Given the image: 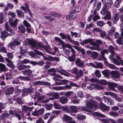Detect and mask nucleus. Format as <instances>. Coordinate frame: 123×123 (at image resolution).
Listing matches in <instances>:
<instances>
[{
  "label": "nucleus",
  "mask_w": 123,
  "mask_h": 123,
  "mask_svg": "<svg viewBox=\"0 0 123 123\" xmlns=\"http://www.w3.org/2000/svg\"><path fill=\"white\" fill-rule=\"evenodd\" d=\"M24 46H23L22 47H20L21 49L20 52L22 54H25L26 52V49H24V47H23Z\"/></svg>",
  "instance_id": "0e129e2a"
},
{
  "label": "nucleus",
  "mask_w": 123,
  "mask_h": 123,
  "mask_svg": "<svg viewBox=\"0 0 123 123\" xmlns=\"http://www.w3.org/2000/svg\"><path fill=\"white\" fill-rule=\"evenodd\" d=\"M56 71L54 68H51L49 69L48 70V73L50 75L53 76L55 75Z\"/></svg>",
  "instance_id": "4be33fe9"
},
{
  "label": "nucleus",
  "mask_w": 123,
  "mask_h": 123,
  "mask_svg": "<svg viewBox=\"0 0 123 123\" xmlns=\"http://www.w3.org/2000/svg\"><path fill=\"white\" fill-rule=\"evenodd\" d=\"M89 48L92 50H97L99 51L101 50L100 48L99 47H95L93 46L89 47Z\"/></svg>",
  "instance_id": "13d9d810"
},
{
  "label": "nucleus",
  "mask_w": 123,
  "mask_h": 123,
  "mask_svg": "<svg viewBox=\"0 0 123 123\" xmlns=\"http://www.w3.org/2000/svg\"><path fill=\"white\" fill-rule=\"evenodd\" d=\"M100 18L99 16L98 15H94L93 18V21L96 22L98 20L100 19Z\"/></svg>",
  "instance_id": "e2e57ef3"
},
{
  "label": "nucleus",
  "mask_w": 123,
  "mask_h": 123,
  "mask_svg": "<svg viewBox=\"0 0 123 123\" xmlns=\"http://www.w3.org/2000/svg\"><path fill=\"white\" fill-rule=\"evenodd\" d=\"M23 74L25 75L31 76L32 73V71L31 69H26L22 72Z\"/></svg>",
  "instance_id": "6ab92c4d"
},
{
  "label": "nucleus",
  "mask_w": 123,
  "mask_h": 123,
  "mask_svg": "<svg viewBox=\"0 0 123 123\" xmlns=\"http://www.w3.org/2000/svg\"><path fill=\"white\" fill-rule=\"evenodd\" d=\"M109 114L110 115L114 117H116L118 116L119 115V114L117 112L114 111L111 112L109 113Z\"/></svg>",
  "instance_id": "ea45409f"
},
{
  "label": "nucleus",
  "mask_w": 123,
  "mask_h": 123,
  "mask_svg": "<svg viewBox=\"0 0 123 123\" xmlns=\"http://www.w3.org/2000/svg\"><path fill=\"white\" fill-rule=\"evenodd\" d=\"M63 51L64 53L66 55H68L70 53V51L69 49H67L64 48H63Z\"/></svg>",
  "instance_id": "8fccbe9b"
},
{
  "label": "nucleus",
  "mask_w": 123,
  "mask_h": 123,
  "mask_svg": "<svg viewBox=\"0 0 123 123\" xmlns=\"http://www.w3.org/2000/svg\"><path fill=\"white\" fill-rule=\"evenodd\" d=\"M88 43H90V44L91 45H96L95 42L93 41L92 40L91 38L84 40L82 41V42L80 43V44L82 45H83L84 44H87Z\"/></svg>",
  "instance_id": "20e7f679"
},
{
  "label": "nucleus",
  "mask_w": 123,
  "mask_h": 123,
  "mask_svg": "<svg viewBox=\"0 0 123 123\" xmlns=\"http://www.w3.org/2000/svg\"><path fill=\"white\" fill-rule=\"evenodd\" d=\"M18 28L20 32L23 33H25L26 29L24 25H18Z\"/></svg>",
  "instance_id": "a211bd4d"
},
{
  "label": "nucleus",
  "mask_w": 123,
  "mask_h": 123,
  "mask_svg": "<svg viewBox=\"0 0 123 123\" xmlns=\"http://www.w3.org/2000/svg\"><path fill=\"white\" fill-rule=\"evenodd\" d=\"M0 51L6 53L7 52L6 48L4 47L3 43L0 42Z\"/></svg>",
  "instance_id": "7c9ffc66"
},
{
  "label": "nucleus",
  "mask_w": 123,
  "mask_h": 123,
  "mask_svg": "<svg viewBox=\"0 0 123 123\" xmlns=\"http://www.w3.org/2000/svg\"><path fill=\"white\" fill-rule=\"evenodd\" d=\"M49 96H53L56 99H58L59 97V94L58 93H51L49 94Z\"/></svg>",
  "instance_id": "bb28decb"
},
{
  "label": "nucleus",
  "mask_w": 123,
  "mask_h": 123,
  "mask_svg": "<svg viewBox=\"0 0 123 123\" xmlns=\"http://www.w3.org/2000/svg\"><path fill=\"white\" fill-rule=\"evenodd\" d=\"M45 111L43 108H40L38 110H35L32 113V115L35 116H39L43 114Z\"/></svg>",
  "instance_id": "7ed1b4c3"
},
{
  "label": "nucleus",
  "mask_w": 123,
  "mask_h": 123,
  "mask_svg": "<svg viewBox=\"0 0 123 123\" xmlns=\"http://www.w3.org/2000/svg\"><path fill=\"white\" fill-rule=\"evenodd\" d=\"M114 49H115L111 45L108 48V49L110 51V52L112 54L115 53V52L114 51Z\"/></svg>",
  "instance_id": "5fc2aeb1"
},
{
  "label": "nucleus",
  "mask_w": 123,
  "mask_h": 123,
  "mask_svg": "<svg viewBox=\"0 0 123 123\" xmlns=\"http://www.w3.org/2000/svg\"><path fill=\"white\" fill-rule=\"evenodd\" d=\"M73 93V92L71 91H68L66 92L64 95L67 97H68L70 96Z\"/></svg>",
  "instance_id": "338daca9"
},
{
  "label": "nucleus",
  "mask_w": 123,
  "mask_h": 123,
  "mask_svg": "<svg viewBox=\"0 0 123 123\" xmlns=\"http://www.w3.org/2000/svg\"><path fill=\"white\" fill-rule=\"evenodd\" d=\"M18 78L19 79L24 81H30V79L27 77H23L20 76Z\"/></svg>",
  "instance_id": "473e14b6"
},
{
  "label": "nucleus",
  "mask_w": 123,
  "mask_h": 123,
  "mask_svg": "<svg viewBox=\"0 0 123 123\" xmlns=\"http://www.w3.org/2000/svg\"><path fill=\"white\" fill-rule=\"evenodd\" d=\"M105 64H107L108 67H109L111 69H115L116 68L115 66L113 64L109 63L107 61V63H104Z\"/></svg>",
  "instance_id": "49530a36"
},
{
  "label": "nucleus",
  "mask_w": 123,
  "mask_h": 123,
  "mask_svg": "<svg viewBox=\"0 0 123 123\" xmlns=\"http://www.w3.org/2000/svg\"><path fill=\"white\" fill-rule=\"evenodd\" d=\"M63 111H65L68 113H70V111L67 106H62V108Z\"/></svg>",
  "instance_id": "3c124183"
},
{
  "label": "nucleus",
  "mask_w": 123,
  "mask_h": 123,
  "mask_svg": "<svg viewBox=\"0 0 123 123\" xmlns=\"http://www.w3.org/2000/svg\"><path fill=\"white\" fill-rule=\"evenodd\" d=\"M73 10L75 11L76 12H80V8H79L76 6H74L73 7Z\"/></svg>",
  "instance_id": "6e6d98bb"
},
{
  "label": "nucleus",
  "mask_w": 123,
  "mask_h": 123,
  "mask_svg": "<svg viewBox=\"0 0 123 123\" xmlns=\"http://www.w3.org/2000/svg\"><path fill=\"white\" fill-rule=\"evenodd\" d=\"M22 111L25 112H26L27 111L29 107L27 106L24 105L22 106Z\"/></svg>",
  "instance_id": "4d7b16f0"
},
{
  "label": "nucleus",
  "mask_w": 123,
  "mask_h": 123,
  "mask_svg": "<svg viewBox=\"0 0 123 123\" xmlns=\"http://www.w3.org/2000/svg\"><path fill=\"white\" fill-rule=\"evenodd\" d=\"M91 56L93 58H96L98 55V54L95 51L89 52Z\"/></svg>",
  "instance_id": "2f4dec72"
},
{
  "label": "nucleus",
  "mask_w": 123,
  "mask_h": 123,
  "mask_svg": "<svg viewBox=\"0 0 123 123\" xmlns=\"http://www.w3.org/2000/svg\"><path fill=\"white\" fill-rule=\"evenodd\" d=\"M54 107L55 109H62V106L59 104L55 102L54 104Z\"/></svg>",
  "instance_id": "72a5a7b5"
},
{
  "label": "nucleus",
  "mask_w": 123,
  "mask_h": 123,
  "mask_svg": "<svg viewBox=\"0 0 123 123\" xmlns=\"http://www.w3.org/2000/svg\"><path fill=\"white\" fill-rule=\"evenodd\" d=\"M6 62H7V63L6 64L7 66L12 68H14V65L13 64V62L11 60L7 58H6Z\"/></svg>",
  "instance_id": "4468645a"
},
{
  "label": "nucleus",
  "mask_w": 123,
  "mask_h": 123,
  "mask_svg": "<svg viewBox=\"0 0 123 123\" xmlns=\"http://www.w3.org/2000/svg\"><path fill=\"white\" fill-rule=\"evenodd\" d=\"M110 74L113 78L115 79H117L120 76V74L119 72L117 70L115 71H111Z\"/></svg>",
  "instance_id": "423d86ee"
},
{
  "label": "nucleus",
  "mask_w": 123,
  "mask_h": 123,
  "mask_svg": "<svg viewBox=\"0 0 123 123\" xmlns=\"http://www.w3.org/2000/svg\"><path fill=\"white\" fill-rule=\"evenodd\" d=\"M45 84V82L40 81H36L33 83V85L34 86H36L38 85H44Z\"/></svg>",
  "instance_id": "c9c22d12"
},
{
  "label": "nucleus",
  "mask_w": 123,
  "mask_h": 123,
  "mask_svg": "<svg viewBox=\"0 0 123 123\" xmlns=\"http://www.w3.org/2000/svg\"><path fill=\"white\" fill-rule=\"evenodd\" d=\"M83 74V73L82 70H80L79 71V72H77L76 75L77 77L82 76Z\"/></svg>",
  "instance_id": "a18cd8bd"
},
{
  "label": "nucleus",
  "mask_w": 123,
  "mask_h": 123,
  "mask_svg": "<svg viewBox=\"0 0 123 123\" xmlns=\"http://www.w3.org/2000/svg\"><path fill=\"white\" fill-rule=\"evenodd\" d=\"M75 63L76 65L78 67H82L84 66V63L79 58L76 59Z\"/></svg>",
  "instance_id": "6e6552de"
},
{
  "label": "nucleus",
  "mask_w": 123,
  "mask_h": 123,
  "mask_svg": "<svg viewBox=\"0 0 123 123\" xmlns=\"http://www.w3.org/2000/svg\"><path fill=\"white\" fill-rule=\"evenodd\" d=\"M10 35V34L8 33L6 31H4L1 33V37L2 39H3L4 38H6L7 37L9 36Z\"/></svg>",
  "instance_id": "412c9836"
},
{
  "label": "nucleus",
  "mask_w": 123,
  "mask_h": 123,
  "mask_svg": "<svg viewBox=\"0 0 123 123\" xmlns=\"http://www.w3.org/2000/svg\"><path fill=\"white\" fill-rule=\"evenodd\" d=\"M31 92V90L29 89H24L22 91V94L24 96H26L30 93Z\"/></svg>",
  "instance_id": "393cba45"
},
{
  "label": "nucleus",
  "mask_w": 123,
  "mask_h": 123,
  "mask_svg": "<svg viewBox=\"0 0 123 123\" xmlns=\"http://www.w3.org/2000/svg\"><path fill=\"white\" fill-rule=\"evenodd\" d=\"M116 29L114 26H112L110 29L109 34L110 35H111L112 34L114 33Z\"/></svg>",
  "instance_id": "09e8293b"
},
{
  "label": "nucleus",
  "mask_w": 123,
  "mask_h": 123,
  "mask_svg": "<svg viewBox=\"0 0 123 123\" xmlns=\"http://www.w3.org/2000/svg\"><path fill=\"white\" fill-rule=\"evenodd\" d=\"M99 83L103 85H106L107 83V81L105 80H102L99 82Z\"/></svg>",
  "instance_id": "69168bd1"
},
{
  "label": "nucleus",
  "mask_w": 123,
  "mask_h": 123,
  "mask_svg": "<svg viewBox=\"0 0 123 123\" xmlns=\"http://www.w3.org/2000/svg\"><path fill=\"white\" fill-rule=\"evenodd\" d=\"M53 105L52 104H49L47 105L46 106V107L48 110H51L52 107Z\"/></svg>",
  "instance_id": "774afa93"
},
{
  "label": "nucleus",
  "mask_w": 123,
  "mask_h": 123,
  "mask_svg": "<svg viewBox=\"0 0 123 123\" xmlns=\"http://www.w3.org/2000/svg\"><path fill=\"white\" fill-rule=\"evenodd\" d=\"M0 117L2 122L5 123L6 121V118H8L9 115L7 113H3L1 115Z\"/></svg>",
  "instance_id": "9d476101"
},
{
  "label": "nucleus",
  "mask_w": 123,
  "mask_h": 123,
  "mask_svg": "<svg viewBox=\"0 0 123 123\" xmlns=\"http://www.w3.org/2000/svg\"><path fill=\"white\" fill-rule=\"evenodd\" d=\"M75 56H69L68 57V60L71 62H74L75 60Z\"/></svg>",
  "instance_id": "79ce46f5"
},
{
  "label": "nucleus",
  "mask_w": 123,
  "mask_h": 123,
  "mask_svg": "<svg viewBox=\"0 0 123 123\" xmlns=\"http://www.w3.org/2000/svg\"><path fill=\"white\" fill-rule=\"evenodd\" d=\"M6 108V106L5 104L2 103H0V114L3 112L2 110Z\"/></svg>",
  "instance_id": "a19ab883"
},
{
  "label": "nucleus",
  "mask_w": 123,
  "mask_h": 123,
  "mask_svg": "<svg viewBox=\"0 0 123 123\" xmlns=\"http://www.w3.org/2000/svg\"><path fill=\"white\" fill-rule=\"evenodd\" d=\"M15 44L12 42H10L8 45V46L10 47L11 49H14L15 48Z\"/></svg>",
  "instance_id": "e433bc0d"
},
{
  "label": "nucleus",
  "mask_w": 123,
  "mask_h": 123,
  "mask_svg": "<svg viewBox=\"0 0 123 123\" xmlns=\"http://www.w3.org/2000/svg\"><path fill=\"white\" fill-rule=\"evenodd\" d=\"M27 40L28 41V43L31 45L33 47L35 46L36 41L33 40H30L29 39H27Z\"/></svg>",
  "instance_id": "a878e982"
},
{
  "label": "nucleus",
  "mask_w": 123,
  "mask_h": 123,
  "mask_svg": "<svg viewBox=\"0 0 123 123\" xmlns=\"http://www.w3.org/2000/svg\"><path fill=\"white\" fill-rule=\"evenodd\" d=\"M72 86L71 85H66L64 86H62V90L69 89L71 88Z\"/></svg>",
  "instance_id": "603ef678"
},
{
  "label": "nucleus",
  "mask_w": 123,
  "mask_h": 123,
  "mask_svg": "<svg viewBox=\"0 0 123 123\" xmlns=\"http://www.w3.org/2000/svg\"><path fill=\"white\" fill-rule=\"evenodd\" d=\"M71 111L73 113H76L78 111V108L76 106H72L70 107Z\"/></svg>",
  "instance_id": "c85d7f7f"
},
{
  "label": "nucleus",
  "mask_w": 123,
  "mask_h": 123,
  "mask_svg": "<svg viewBox=\"0 0 123 123\" xmlns=\"http://www.w3.org/2000/svg\"><path fill=\"white\" fill-rule=\"evenodd\" d=\"M108 85L109 88L111 91H114L115 90L114 87L117 86V84L113 82H109Z\"/></svg>",
  "instance_id": "2eb2a0df"
},
{
  "label": "nucleus",
  "mask_w": 123,
  "mask_h": 123,
  "mask_svg": "<svg viewBox=\"0 0 123 123\" xmlns=\"http://www.w3.org/2000/svg\"><path fill=\"white\" fill-rule=\"evenodd\" d=\"M92 85L89 83H85L82 84V86L84 89L87 88V89L90 90L92 89Z\"/></svg>",
  "instance_id": "ddd939ff"
},
{
  "label": "nucleus",
  "mask_w": 123,
  "mask_h": 123,
  "mask_svg": "<svg viewBox=\"0 0 123 123\" xmlns=\"http://www.w3.org/2000/svg\"><path fill=\"white\" fill-rule=\"evenodd\" d=\"M18 19L17 18H16L13 22V18H10L9 20L10 26L13 27H16L18 24Z\"/></svg>",
  "instance_id": "39448f33"
},
{
  "label": "nucleus",
  "mask_w": 123,
  "mask_h": 123,
  "mask_svg": "<svg viewBox=\"0 0 123 123\" xmlns=\"http://www.w3.org/2000/svg\"><path fill=\"white\" fill-rule=\"evenodd\" d=\"M73 47L78 51L80 52L83 54H85L84 49H81L79 47L76 45H74Z\"/></svg>",
  "instance_id": "b1692460"
},
{
  "label": "nucleus",
  "mask_w": 123,
  "mask_h": 123,
  "mask_svg": "<svg viewBox=\"0 0 123 123\" xmlns=\"http://www.w3.org/2000/svg\"><path fill=\"white\" fill-rule=\"evenodd\" d=\"M113 62L114 64L117 65H121L120 62L116 58L114 59L113 60Z\"/></svg>",
  "instance_id": "864d4df0"
},
{
  "label": "nucleus",
  "mask_w": 123,
  "mask_h": 123,
  "mask_svg": "<svg viewBox=\"0 0 123 123\" xmlns=\"http://www.w3.org/2000/svg\"><path fill=\"white\" fill-rule=\"evenodd\" d=\"M96 75L99 78L101 76V73L99 71L96 70L95 72Z\"/></svg>",
  "instance_id": "bf43d9fd"
},
{
  "label": "nucleus",
  "mask_w": 123,
  "mask_h": 123,
  "mask_svg": "<svg viewBox=\"0 0 123 123\" xmlns=\"http://www.w3.org/2000/svg\"><path fill=\"white\" fill-rule=\"evenodd\" d=\"M100 109L103 111L109 110L110 108V107L107 106L102 103H101L100 105Z\"/></svg>",
  "instance_id": "f8f14e48"
},
{
  "label": "nucleus",
  "mask_w": 123,
  "mask_h": 123,
  "mask_svg": "<svg viewBox=\"0 0 123 123\" xmlns=\"http://www.w3.org/2000/svg\"><path fill=\"white\" fill-rule=\"evenodd\" d=\"M102 73L105 76L108 77L109 76L110 71L106 69L102 71Z\"/></svg>",
  "instance_id": "c756f323"
},
{
  "label": "nucleus",
  "mask_w": 123,
  "mask_h": 123,
  "mask_svg": "<svg viewBox=\"0 0 123 123\" xmlns=\"http://www.w3.org/2000/svg\"><path fill=\"white\" fill-rule=\"evenodd\" d=\"M100 36L101 37H104L106 35V31L101 30V31L100 32Z\"/></svg>",
  "instance_id": "052dcab7"
},
{
  "label": "nucleus",
  "mask_w": 123,
  "mask_h": 123,
  "mask_svg": "<svg viewBox=\"0 0 123 123\" xmlns=\"http://www.w3.org/2000/svg\"><path fill=\"white\" fill-rule=\"evenodd\" d=\"M111 7L110 6H109V5H107L105 4L103 6L102 10L100 12V13L103 14H105L108 11H107Z\"/></svg>",
  "instance_id": "1a4fd4ad"
},
{
  "label": "nucleus",
  "mask_w": 123,
  "mask_h": 123,
  "mask_svg": "<svg viewBox=\"0 0 123 123\" xmlns=\"http://www.w3.org/2000/svg\"><path fill=\"white\" fill-rule=\"evenodd\" d=\"M77 118L78 119L81 120L85 119L86 117L85 116L78 114L77 115Z\"/></svg>",
  "instance_id": "de8ad7c7"
},
{
  "label": "nucleus",
  "mask_w": 123,
  "mask_h": 123,
  "mask_svg": "<svg viewBox=\"0 0 123 123\" xmlns=\"http://www.w3.org/2000/svg\"><path fill=\"white\" fill-rule=\"evenodd\" d=\"M14 89L12 87H10L7 89L6 92V95L7 96L12 94L13 93Z\"/></svg>",
  "instance_id": "f3484780"
},
{
  "label": "nucleus",
  "mask_w": 123,
  "mask_h": 123,
  "mask_svg": "<svg viewBox=\"0 0 123 123\" xmlns=\"http://www.w3.org/2000/svg\"><path fill=\"white\" fill-rule=\"evenodd\" d=\"M5 27L6 30L7 31L10 32H11L12 31V29L9 27L7 23H6L5 24Z\"/></svg>",
  "instance_id": "4c0bfd02"
},
{
  "label": "nucleus",
  "mask_w": 123,
  "mask_h": 123,
  "mask_svg": "<svg viewBox=\"0 0 123 123\" xmlns=\"http://www.w3.org/2000/svg\"><path fill=\"white\" fill-rule=\"evenodd\" d=\"M86 104L87 107L93 110H96L98 107V104L94 101H92L91 102H88Z\"/></svg>",
  "instance_id": "f257e3e1"
},
{
  "label": "nucleus",
  "mask_w": 123,
  "mask_h": 123,
  "mask_svg": "<svg viewBox=\"0 0 123 123\" xmlns=\"http://www.w3.org/2000/svg\"><path fill=\"white\" fill-rule=\"evenodd\" d=\"M108 52V50L106 49H104L101 51V55H100L98 57V59L99 60H102V59L104 61V63H107V59L105 56V54L106 53L107 54Z\"/></svg>",
  "instance_id": "f03ea898"
},
{
  "label": "nucleus",
  "mask_w": 123,
  "mask_h": 123,
  "mask_svg": "<svg viewBox=\"0 0 123 123\" xmlns=\"http://www.w3.org/2000/svg\"><path fill=\"white\" fill-rule=\"evenodd\" d=\"M42 47V44L39 43H37L35 42V44L34 47H33L34 48H36L37 49H39Z\"/></svg>",
  "instance_id": "f704fd0d"
},
{
  "label": "nucleus",
  "mask_w": 123,
  "mask_h": 123,
  "mask_svg": "<svg viewBox=\"0 0 123 123\" xmlns=\"http://www.w3.org/2000/svg\"><path fill=\"white\" fill-rule=\"evenodd\" d=\"M106 15L103 18L105 19L110 20L111 18V13L110 11H108L106 13Z\"/></svg>",
  "instance_id": "cd10ccee"
},
{
  "label": "nucleus",
  "mask_w": 123,
  "mask_h": 123,
  "mask_svg": "<svg viewBox=\"0 0 123 123\" xmlns=\"http://www.w3.org/2000/svg\"><path fill=\"white\" fill-rule=\"evenodd\" d=\"M94 114L95 115L98 117H105V115L98 112H96Z\"/></svg>",
  "instance_id": "37998d69"
},
{
  "label": "nucleus",
  "mask_w": 123,
  "mask_h": 123,
  "mask_svg": "<svg viewBox=\"0 0 123 123\" xmlns=\"http://www.w3.org/2000/svg\"><path fill=\"white\" fill-rule=\"evenodd\" d=\"M76 16L77 15L75 13L71 12L67 16L66 18L67 19H70L75 18Z\"/></svg>",
  "instance_id": "dca6fc26"
},
{
  "label": "nucleus",
  "mask_w": 123,
  "mask_h": 123,
  "mask_svg": "<svg viewBox=\"0 0 123 123\" xmlns=\"http://www.w3.org/2000/svg\"><path fill=\"white\" fill-rule=\"evenodd\" d=\"M103 98L105 102L107 103L108 105H113L114 100L105 96H104Z\"/></svg>",
  "instance_id": "0eeeda50"
},
{
  "label": "nucleus",
  "mask_w": 123,
  "mask_h": 123,
  "mask_svg": "<svg viewBox=\"0 0 123 123\" xmlns=\"http://www.w3.org/2000/svg\"><path fill=\"white\" fill-rule=\"evenodd\" d=\"M7 68L6 65L2 63H0V71L5 72L7 71Z\"/></svg>",
  "instance_id": "aec40b11"
},
{
  "label": "nucleus",
  "mask_w": 123,
  "mask_h": 123,
  "mask_svg": "<svg viewBox=\"0 0 123 123\" xmlns=\"http://www.w3.org/2000/svg\"><path fill=\"white\" fill-rule=\"evenodd\" d=\"M62 86H56L53 87H52V88L54 90H55L59 91L62 90Z\"/></svg>",
  "instance_id": "680f3d73"
},
{
  "label": "nucleus",
  "mask_w": 123,
  "mask_h": 123,
  "mask_svg": "<svg viewBox=\"0 0 123 123\" xmlns=\"http://www.w3.org/2000/svg\"><path fill=\"white\" fill-rule=\"evenodd\" d=\"M117 43L120 45H122L123 44V41L122 38H119L116 41Z\"/></svg>",
  "instance_id": "c03bdc74"
},
{
  "label": "nucleus",
  "mask_w": 123,
  "mask_h": 123,
  "mask_svg": "<svg viewBox=\"0 0 123 123\" xmlns=\"http://www.w3.org/2000/svg\"><path fill=\"white\" fill-rule=\"evenodd\" d=\"M68 100V98H67L63 97H61L59 99L60 102L62 104H64L66 103Z\"/></svg>",
  "instance_id": "5701e85b"
},
{
  "label": "nucleus",
  "mask_w": 123,
  "mask_h": 123,
  "mask_svg": "<svg viewBox=\"0 0 123 123\" xmlns=\"http://www.w3.org/2000/svg\"><path fill=\"white\" fill-rule=\"evenodd\" d=\"M62 119L63 121H66L68 123L70 121L72 120V117L65 114L63 115Z\"/></svg>",
  "instance_id": "9b49d317"
},
{
  "label": "nucleus",
  "mask_w": 123,
  "mask_h": 123,
  "mask_svg": "<svg viewBox=\"0 0 123 123\" xmlns=\"http://www.w3.org/2000/svg\"><path fill=\"white\" fill-rule=\"evenodd\" d=\"M95 63L97 65V68H103V64L101 63H98L96 62H95Z\"/></svg>",
  "instance_id": "58836bf2"
}]
</instances>
